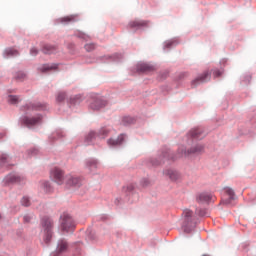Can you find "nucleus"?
I'll use <instances>...</instances> for the list:
<instances>
[{"mask_svg": "<svg viewBox=\"0 0 256 256\" xmlns=\"http://www.w3.org/2000/svg\"><path fill=\"white\" fill-rule=\"evenodd\" d=\"M99 135H100V137H102V139H105V137H107V135H109V129L101 128L99 131Z\"/></svg>", "mask_w": 256, "mask_h": 256, "instance_id": "25", "label": "nucleus"}, {"mask_svg": "<svg viewBox=\"0 0 256 256\" xmlns=\"http://www.w3.org/2000/svg\"><path fill=\"white\" fill-rule=\"evenodd\" d=\"M43 108V105L41 104H32L31 105V109H42Z\"/></svg>", "mask_w": 256, "mask_h": 256, "instance_id": "34", "label": "nucleus"}, {"mask_svg": "<svg viewBox=\"0 0 256 256\" xmlns=\"http://www.w3.org/2000/svg\"><path fill=\"white\" fill-rule=\"evenodd\" d=\"M147 185H149V180L144 179V180L142 181V186H143V187H147Z\"/></svg>", "mask_w": 256, "mask_h": 256, "instance_id": "37", "label": "nucleus"}, {"mask_svg": "<svg viewBox=\"0 0 256 256\" xmlns=\"http://www.w3.org/2000/svg\"><path fill=\"white\" fill-rule=\"evenodd\" d=\"M32 152V155H37V153H39V150L34 148L32 150H30Z\"/></svg>", "mask_w": 256, "mask_h": 256, "instance_id": "38", "label": "nucleus"}, {"mask_svg": "<svg viewBox=\"0 0 256 256\" xmlns=\"http://www.w3.org/2000/svg\"><path fill=\"white\" fill-rule=\"evenodd\" d=\"M138 71H141L142 73H151L152 71H155V66L143 63L138 66Z\"/></svg>", "mask_w": 256, "mask_h": 256, "instance_id": "14", "label": "nucleus"}, {"mask_svg": "<svg viewBox=\"0 0 256 256\" xmlns=\"http://www.w3.org/2000/svg\"><path fill=\"white\" fill-rule=\"evenodd\" d=\"M225 192L227 193L229 200L225 201L224 203L226 205H229V203H231V201L235 200V192L233 191V189L227 187L225 188Z\"/></svg>", "mask_w": 256, "mask_h": 256, "instance_id": "16", "label": "nucleus"}, {"mask_svg": "<svg viewBox=\"0 0 256 256\" xmlns=\"http://www.w3.org/2000/svg\"><path fill=\"white\" fill-rule=\"evenodd\" d=\"M107 105V101L103 98L96 99L91 105V109L94 111H99V109H102V107H105Z\"/></svg>", "mask_w": 256, "mask_h": 256, "instance_id": "10", "label": "nucleus"}, {"mask_svg": "<svg viewBox=\"0 0 256 256\" xmlns=\"http://www.w3.org/2000/svg\"><path fill=\"white\" fill-rule=\"evenodd\" d=\"M68 247H69V245L67 244V242L65 240H61L58 243L57 251H58V253H65V251H67Z\"/></svg>", "mask_w": 256, "mask_h": 256, "instance_id": "17", "label": "nucleus"}, {"mask_svg": "<svg viewBox=\"0 0 256 256\" xmlns=\"http://www.w3.org/2000/svg\"><path fill=\"white\" fill-rule=\"evenodd\" d=\"M213 200V196L209 193H201L197 197V202L198 203H209V201Z\"/></svg>", "mask_w": 256, "mask_h": 256, "instance_id": "13", "label": "nucleus"}, {"mask_svg": "<svg viewBox=\"0 0 256 256\" xmlns=\"http://www.w3.org/2000/svg\"><path fill=\"white\" fill-rule=\"evenodd\" d=\"M61 228L62 231H73L75 228V222L73 221V218L69 214H63L61 216Z\"/></svg>", "mask_w": 256, "mask_h": 256, "instance_id": "4", "label": "nucleus"}, {"mask_svg": "<svg viewBox=\"0 0 256 256\" xmlns=\"http://www.w3.org/2000/svg\"><path fill=\"white\" fill-rule=\"evenodd\" d=\"M75 21H77V15H70L59 19V22L63 23L64 25H67L68 23H74Z\"/></svg>", "mask_w": 256, "mask_h": 256, "instance_id": "15", "label": "nucleus"}, {"mask_svg": "<svg viewBox=\"0 0 256 256\" xmlns=\"http://www.w3.org/2000/svg\"><path fill=\"white\" fill-rule=\"evenodd\" d=\"M164 174L166 175V177H169L171 181H179V179H181V174H179L177 170L168 169L164 171Z\"/></svg>", "mask_w": 256, "mask_h": 256, "instance_id": "9", "label": "nucleus"}, {"mask_svg": "<svg viewBox=\"0 0 256 256\" xmlns=\"http://www.w3.org/2000/svg\"><path fill=\"white\" fill-rule=\"evenodd\" d=\"M53 69H57V64H53V65L45 64L39 68L41 73H47V71H53Z\"/></svg>", "mask_w": 256, "mask_h": 256, "instance_id": "18", "label": "nucleus"}, {"mask_svg": "<svg viewBox=\"0 0 256 256\" xmlns=\"http://www.w3.org/2000/svg\"><path fill=\"white\" fill-rule=\"evenodd\" d=\"M30 220H31V218L29 216H24V221L26 223H29Z\"/></svg>", "mask_w": 256, "mask_h": 256, "instance_id": "40", "label": "nucleus"}, {"mask_svg": "<svg viewBox=\"0 0 256 256\" xmlns=\"http://www.w3.org/2000/svg\"><path fill=\"white\" fill-rule=\"evenodd\" d=\"M196 215H199V217H205L207 215V212L205 210H196Z\"/></svg>", "mask_w": 256, "mask_h": 256, "instance_id": "30", "label": "nucleus"}, {"mask_svg": "<svg viewBox=\"0 0 256 256\" xmlns=\"http://www.w3.org/2000/svg\"><path fill=\"white\" fill-rule=\"evenodd\" d=\"M93 137H95V132H90V133L88 134V136H87V139H88L89 141H91V139H93Z\"/></svg>", "mask_w": 256, "mask_h": 256, "instance_id": "35", "label": "nucleus"}, {"mask_svg": "<svg viewBox=\"0 0 256 256\" xmlns=\"http://www.w3.org/2000/svg\"><path fill=\"white\" fill-rule=\"evenodd\" d=\"M209 79H211V73L206 71L200 77L194 79L192 81V85L193 87H196V85H199V83H205V81H209Z\"/></svg>", "mask_w": 256, "mask_h": 256, "instance_id": "8", "label": "nucleus"}, {"mask_svg": "<svg viewBox=\"0 0 256 256\" xmlns=\"http://www.w3.org/2000/svg\"><path fill=\"white\" fill-rule=\"evenodd\" d=\"M50 179L56 183V185H65L67 174H65V170L54 167L50 170Z\"/></svg>", "mask_w": 256, "mask_h": 256, "instance_id": "2", "label": "nucleus"}, {"mask_svg": "<svg viewBox=\"0 0 256 256\" xmlns=\"http://www.w3.org/2000/svg\"><path fill=\"white\" fill-rule=\"evenodd\" d=\"M42 51L46 55H51V53H55V47H53V46H51L49 44H46V45L43 46Z\"/></svg>", "mask_w": 256, "mask_h": 256, "instance_id": "19", "label": "nucleus"}, {"mask_svg": "<svg viewBox=\"0 0 256 256\" xmlns=\"http://www.w3.org/2000/svg\"><path fill=\"white\" fill-rule=\"evenodd\" d=\"M203 256H207V255H203Z\"/></svg>", "mask_w": 256, "mask_h": 256, "instance_id": "44", "label": "nucleus"}, {"mask_svg": "<svg viewBox=\"0 0 256 256\" xmlns=\"http://www.w3.org/2000/svg\"><path fill=\"white\" fill-rule=\"evenodd\" d=\"M8 159H11V158L9 157V154H2V155H1V158H0L1 161H7Z\"/></svg>", "mask_w": 256, "mask_h": 256, "instance_id": "33", "label": "nucleus"}, {"mask_svg": "<svg viewBox=\"0 0 256 256\" xmlns=\"http://www.w3.org/2000/svg\"><path fill=\"white\" fill-rule=\"evenodd\" d=\"M84 48H85V50L88 51V52L94 51V50H95V44H93V43L86 44V45L84 46Z\"/></svg>", "mask_w": 256, "mask_h": 256, "instance_id": "27", "label": "nucleus"}, {"mask_svg": "<svg viewBox=\"0 0 256 256\" xmlns=\"http://www.w3.org/2000/svg\"><path fill=\"white\" fill-rule=\"evenodd\" d=\"M26 75L23 72H19L16 76L15 79L16 81H23V79H25Z\"/></svg>", "mask_w": 256, "mask_h": 256, "instance_id": "28", "label": "nucleus"}, {"mask_svg": "<svg viewBox=\"0 0 256 256\" xmlns=\"http://www.w3.org/2000/svg\"><path fill=\"white\" fill-rule=\"evenodd\" d=\"M21 204L23 205V207H29L31 205V202L29 198L23 197L21 200Z\"/></svg>", "mask_w": 256, "mask_h": 256, "instance_id": "26", "label": "nucleus"}, {"mask_svg": "<svg viewBox=\"0 0 256 256\" xmlns=\"http://www.w3.org/2000/svg\"><path fill=\"white\" fill-rule=\"evenodd\" d=\"M43 187H44V191H46V193H49V191H51V184L49 182H44Z\"/></svg>", "mask_w": 256, "mask_h": 256, "instance_id": "29", "label": "nucleus"}, {"mask_svg": "<svg viewBox=\"0 0 256 256\" xmlns=\"http://www.w3.org/2000/svg\"><path fill=\"white\" fill-rule=\"evenodd\" d=\"M123 123L131 124V123H133V118L125 117V118H123Z\"/></svg>", "mask_w": 256, "mask_h": 256, "instance_id": "32", "label": "nucleus"}, {"mask_svg": "<svg viewBox=\"0 0 256 256\" xmlns=\"http://www.w3.org/2000/svg\"><path fill=\"white\" fill-rule=\"evenodd\" d=\"M41 224L44 229V241H45V243H49V241H51V237H53V235L51 233V229L53 227V222H51L50 218L44 217L42 219Z\"/></svg>", "mask_w": 256, "mask_h": 256, "instance_id": "3", "label": "nucleus"}, {"mask_svg": "<svg viewBox=\"0 0 256 256\" xmlns=\"http://www.w3.org/2000/svg\"><path fill=\"white\" fill-rule=\"evenodd\" d=\"M116 205H119V198L115 200Z\"/></svg>", "mask_w": 256, "mask_h": 256, "instance_id": "41", "label": "nucleus"}, {"mask_svg": "<svg viewBox=\"0 0 256 256\" xmlns=\"http://www.w3.org/2000/svg\"><path fill=\"white\" fill-rule=\"evenodd\" d=\"M67 98V94L65 92H59L56 96V101L58 103H63V100Z\"/></svg>", "mask_w": 256, "mask_h": 256, "instance_id": "22", "label": "nucleus"}, {"mask_svg": "<svg viewBox=\"0 0 256 256\" xmlns=\"http://www.w3.org/2000/svg\"><path fill=\"white\" fill-rule=\"evenodd\" d=\"M6 57H15L16 55H19V52L13 48H9L5 50Z\"/></svg>", "mask_w": 256, "mask_h": 256, "instance_id": "21", "label": "nucleus"}, {"mask_svg": "<svg viewBox=\"0 0 256 256\" xmlns=\"http://www.w3.org/2000/svg\"><path fill=\"white\" fill-rule=\"evenodd\" d=\"M93 165H96V163L95 162H91Z\"/></svg>", "mask_w": 256, "mask_h": 256, "instance_id": "43", "label": "nucleus"}, {"mask_svg": "<svg viewBox=\"0 0 256 256\" xmlns=\"http://www.w3.org/2000/svg\"><path fill=\"white\" fill-rule=\"evenodd\" d=\"M31 55H37V50L35 48H32L30 50Z\"/></svg>", "mask_w": 256, "mask_h": 256, "instance_id": "39", "label": "nucleus"}, {"mask_svg": "<svg viewBox=\"0 0 256 256\" xmlns=\"http://www.w3.org/2000/svg\"><path fill=\"white\" fill-rule=\"evenodd\" d=\"M41 115H37L35 117H24L22 119V123L26 125V127H33V125H37L38 123H41Z\"/></svg>", "mask_w": 256, "mask_h": 256, "instance_id": "6", "label": "nucleus"}, {"mask_svg": "<svg viewBox=\"0 0 256 256\" xmlns=\"http://www.w3.org/2000/svg\"><path fill=\"white\" fill-rule=\"evenodd\" d=\"M76 35L77 37H80V39H89V36L83 32H78Z\"/></svg>", "mask_w": 256, "mask_h": 256, "instance_id": "31", "label": "nucleus"}, {"mask_svg": "<svg viewBox=\"0 0 256 256\" xmlns=\"http://www.w3.org/2000/svg\"><path fill=\"white\" fill-rule=\"evenodd\" d=\"M131 29H141L143 27H147V21L145 20H134L130 22Z\"/></svg>", "mask_w": 256, "mask_h": 256, "instance_id": "12", "label": "nucleus"}, {"mask_svg": "<svg viewBox=\"0 0 256 256\" xmlns=\"http://www.w3.org/2000/svg\"><path fill=\"white\" fill-rule=\"evenodd\" d=\"M170 45H171V43H168V44H167V47H169Z\"/></svg>", "mask_w": 256, "mask_h": 256, "instance_id": "42", "label": "nucleus"}, {"mask_svg": "<svg viewBox=\"0 0 256 256\" xmlns=\"http://www.w3.org/2000/svg\"><path fill=\"white\" fill-rule=\"evenodd\" d=\"M201 151H203L202 145H196L189 150H186L185 146H180L176 154L167 151L163 153V157L164 159H183V157H189V155H198Z\"/></svg>", "mask_w": 256, "mask_h": 256, "instance_id": "1", "label": "nucleus"}, {"mask_svg": "<svg viewBox=\"0 0 256 256\" xmlns=\"http://www.w3.org/2000/svg\"><path fill=\"white\" fill-rule=\"evenodd\" d=\"M190 135H191V137H194L197 139V138H199V135H201V130L199 128H195L190 131Z\"/></svg>", "mask_w": 256, "mask_h": 256, "instance_id": "24", "label": "nucleus"}, {"mask_svg": "<svg viewBox=\"0 0 256 256\" xmlns=\"http://www.w3.org/2000/svg\"><path fill=\"white\" fill-rule=\"evenodd\" d=\"M64 185H66V187H81V179L77 176L67 174Z\"/></svg>", "mask_w": 256, "mask_h": 256, "instance_id": "5", "label": "nucleus"}, {"mask_svg": "<svg viewBox=\"0 0 256 256\" xmlns=\"http://www.w3.org/2000/svg\"><path fill=\"white\" fill-rule=\"evenodd\" d=\"M123 141H125V135L120 134L117 138H109L107 145L109 147H119V145H123Z\"/></svg>", "mask_w": 256, "mask_h": 256, "instance_id": "7", "label": "nucleus"}, {"mask_svg": "<svg viewBox=\"0 0 256 256\" xmlns=\"http://www.w3.org/2000/svg\"><path fill=\"white\" fill-rule=\"evenodd\" d=\"M8 103H11L12 105H15V104L19 103V97L10 95L8 97Z\"/></svg>", "mask_w": 256, "mask_h": 256, "instance_id": "23", "label": "nucleus"}, {"mask_svg": "<svg viewBox=\"0 0 256 256\" xmlns=\"http://www.w3.org/2000/svg\"><path fill=\"white\" fill-rule=\"evenodd\" d=\"M182 215H183L185 221L189 222V221H191V219L193 217V211H191L190 209H184Z\"/></svg>", "mask_w": 256, "mask_h": 256, "instance_id": "20", "label": "nucleus"}, {"mask_svg": "<svg viewBox=\"0 0 256 256\" xmlns=\"http://www.w3.org/2000/svg\"><path fill=\"white\" fill-rule=\"evenodd\" d=\"M214 77H221V71L214 70Z\"/></svg>", "mask_w": 256, "mask_h": 256, "instance_id": "36", "label": "nucleus"}, {"mask_svg": "<svg viewBox=\"0 0 256 256\" xmlns=\"http://www.w3.org/2000/svg\"><path fill=\"white\" fill-rule=\"evenodd\" d=\"M4 181L5 183H21V181H23V178L19 175L10 174L5 177Z\"/></svg>", "mask_w": 256, "mask_h": 256, "instance_id": "11", "label": "nucleus"}]
</instances>
